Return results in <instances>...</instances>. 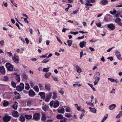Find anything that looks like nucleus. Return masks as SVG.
I'll use <instances>...</instances> for the list:
<instances>
[{"label": "nucleus", "mask_w": 122, "mask_h": 122, "mask_svg": "<svg viewBox=\"0 0 122 122\" xmlns=\"http://www.w3.org/2000/svg\"><path fill=\"white\" fill-rule=\"evenodd\" d=\"M20 86H18L16 87V90L19 92H20L24 89V84L22 83L20 84Z\"/></svg>", "instance_id": "1"}, {"label": "nucleus", "mask_w": 122, "mask_h": 122, "mask_svg": "<svg viewBox=\"0 0 122 122\" xmlns=\"http://www.w3.org/2000/svg\"><path fill=\"white\" fill-rule=\"evenodd\" d=\"M7 69L9 71H12L13 70V67L12 65L9 63H7L5 65Z\"/></svg>", "instance_id": "2"}, {"label": "nucleus", "mask_w": 122, "mask_h": 122, "mask_svg": "<svg viewBox=\"0 0 122 122\" xmlns=\"http://www.w3.org/2000/svg\"><path fill=\"white\" fill-rule=\"evenodd\" d=\"M11 117L8 115H5L3 118V120L5 122H8L11 119Z\"/></svg>", "instance_id": "3"}, {"label": "nucleus", "mask_w": 122, "mask_h": 122, "mask_svg": "<svg viewBox=\"0 0 122 122\" xmlns=\"http://www.w3.org/2000/svg\"><path fill=\"white\" fill-rule=\"evenodd\" d=\"M115 54L118 60L121 61L122 60V58L121 56V55L120 52L117 51H116Z\"/></svg>", "instance_id": "4"}, {"label": "nucleus", "mask_w": 122, "mask_h": 122, "mask_svg": "<svg viewBox=\"0 0 122 122\" xmlns=\"http://www.w3.org/2000/svg\"><path fill=\"white\" fill-rule=\"evenodd\" d=\"M12 58L14 61L16 63H18L19 61V57L16 54H14V57L13 56H12Z\"/></svg>", "instance_id": "5"}, {"label": "nucleus", "mask_w": 122, "mask_h": 122, "mask_svg": "<svg viewBox=\"0 0 122 122\" xmlns=\"http://www.w3.org/2000/svg\"><path fill=\"white\" fill-rule=\"evenodd\" d=\"M40 118V114L38 113H36L33 116V118L34 120L37 121Z\"/></svg>", "instance_id": "6"}, {"label": "nucleus", "mask_w": 122, "mask_h": 122, "mask_svg": "<svg viewBox=\"0 0 122 122\" xmlns=\"http://www.w3.org/2000/svg\"><path fill=\"white\" fill-rule=\"evenodd\" d=\"M28 95L31 97H34L35 95V93L32 90H31L28 92Z\"/></svg>", "instance_id": "7"}, {"label": "nucleus", "mask_w": 122, "mask_h": 122, "mask_svg": "<svg viewBox=\"0 0 122 122\" xmlns=\"http://www.w3.org/2000/svg\"><path fill=\"white\" fill-rule=\"evenodd\" d=\"M47 118L45 114L42 113L41 115V120L42 122H46V120Z\"/></svg>", "instance_id": "8"}, {"label": "nucleus", "mask_w": 122, "mask_h": 122, "mask_svg": "<svg viewBox=\"0 0 122 122\" xmlns=\"http://www.w3.org/2000/svg\"><path fill=\"white\" fill-rule=\"evenodd\" d=\"M107 27L111 30H114L115 28V25L113 23H111L108 24Z\"/></svg>", "instance_id": "9"}, {"label": "nucleus", "mask_w": 122, "mask_h": 122, "mask_svg": "<svg viewBox=\"0 0 122 122\" xmlns=\"http://www.w3.org/2000/svg\"><path fill=\"white\" fill-rule=\"evenodd\" d=\"M13 116L16 117H18L19 115V113L17 111H14L12 113Z\"/></svg>", "instance_id": "10"}, {"label": "nucleus", "mask_w": 122, "mask_h": 122, "mask_svg": "<svg viewBox=\"0 0 122 122\" xmlns=\"http://www.w3.org/2000/svg\"><path fill=\"white\" fill-rule=\"evenodd\" d=\"M0 71L1 74H5V71L3 66H0Z\"/></svg>", "instance_id": "11"}, {"label": "nucleus", "mask_w": 122, "mask_h": 122, "mask_svg": "<svg viewBox=\"0 0 122 122\" xmlns=\"http://www.w3.org/2000/svg\"><path fill=\"white\" fill-rule=\"evenodd\" d=\"M59 102L58 101L56 100L54 102L53 107L54 108H56L59 106Z\"/></svg>", "instance_id": "12"}, {"label": "nucleus", "mask_w": 122, "mask_h": 122, "mask_svg": "<svg viewBox=\"0 0 122 122\" xmlns=\"http://www.w3.org/2000/svg\"><path fill=\"white\" fill-rule=\"evenodd\" d=\"M121 19H120L117 18L116 19L115 22L119 25L122 26V23L121 22Z\"/></svg>", "instance_id": "13"}, {"label": "nucleus", "mask_w": 122, "mask_h": 122, "mask_svg": "<svg viewBox=\"0 0 122 122\" xmlns=\"http://www.w3.org/2000/svg\"><path fill=\"white\" fill-rule=\"evenodd\" d=\"M86 42L84 41L80 42L79 44L80 47L81 48H83L86 46Z\"/></svg>", "instance_id": "14"}, {"label": "nucleus", "mask_w": 122, "mask_h": 122, "mask_svg": "<svg viewBox=\"0 0 122 122\" xmlns=\"http://www.w3.org/2000/svg\"><path fill=\"white\" fill-rule=\"evenodd\" d=\"M14 94L15 95V97L17 99H19L20 98V95L19 93L15 92L14 93Z\"/></svg>", "instance_id": "15"}, {"label": "nucleus", "mask_w": 122, "mask_h": 122, "mask_svg": "<svg viewBox=\"0 0 122 122\" xmlns=\"http://www.w3.org/2000/svg\"><path fill=\"white\" fill-rule=\"evenodd\" d=\"M51 86L50 84H45V87L46 90L48 91H50L51 90L50 88Z\"/></svg>", "instance_id": "16"}, {"label": "nucleus", "mask_w": 122, "mask_h": 122, "mask_svg": "<svg viewBox=\"0 0 122 122\" xmlns=\"http://www.w3.org/2000/svg\"><path fill=\"white\" fill-rule=\"evenodd\" d=\"M76 71L78 73H80L82 72V71L81 68L78 66L77 65L76 66Z\"/></svg>", "instance_id": "17"}, {"label": "nucleus", "mask_w": 122, "mask_h": 122, "mask_svg": "<svg viewBox=\"0 0 122 122\" xmlns=\"http://www.w3.org/2000/svg\"><path fill=\"white\" fill-rule=\"evenodd\" d=\"M108 3L107 0H102L100 2V4L103 5H105Z\"/></svg>", "instance_id": "18"}, {"label": "nucleus", "mask_w": 122, "mask_h": 122, "mask_svg": "<svg viewBox=\"0 0 122 122\" xmlns=\"http://www.w3.org/2000/svg\"><path fill=\"white\" fill-rule=\"evenodd\" d=\"M57 111L59 113H64L65 112V109L64 108H62L60 109H57Z\"/></svg>", "instance_id": "19"}, {"label": "nucleus", "mask_w": 122, "mask_h": 122, "mask_svg": "<svg viewBox=\"0 0 122 122\" xmlns=\"http://www.w3.org/2000/svg\"><path fill=\"white\" fill-rule=\"evenodd\" d=\"M17 102H15L14 104L13 105L12 108L15 110H16L17 108Z\"/></svg>", "instance_id": "20"}, {"label": "nucleus", "mask_w": 122, "mask_h": 122, "mask_svg": "<svg viewBox=\"0 0 122 122\" xmlns=\"http://www.w3.org/2000/svg\"><path fill=\"white\" fill-rule=\"evenodd\" d=\"M116 107L115 104H112L109 106V108L110 110H112L115 108Z\"/></svg>", "instance_id": "21"}, {"label": "nucleus", "mask_w": 122, "mask_h": 122, "mask_svg": "<svg viewBox=\"0 0 122 122\" xmlns=\"http://www.w3.org/2000/svg\"><path fill=\"white\" fill-rule=\"evenodd\" d=\"M39 95L42 98L44 99L45 97V93L44 92H40L39 93Z\"/></svg>", "instance_id": "22"}, {"label": "nucleus", "mask_w": 122, "mask_h": 122, "mask_svg": "<svg viewBox=\"0 0 122 122\" xmlns=\"http://www.w3.org/2000/svg\"><path fill=\"white\" fill-rule=\"evenodd\" d=\"M33 89L34 91L37 92H38L39 91V88L37 86H34L33 88Z\"/></svg>", "instance_id": "23"}, {"label": "nucleus", "mask_w": 122, "mask_h": 122, "mask_svg": "<svg viewBox=\"0 0 122 122\" xmlns=\"http://www.w3.org/2000/svg\"><path fill=\"white\" fill-rule=\"evenodd\" d=\"M96 77L97 79H96L95 80V81L94 82V85H96L97 84L98 81L100 79V78L99 77L96 76Z\"/></svg>", "instance_id": "24"}, {"label": "nucleus", "mask_w": 122, "mask_h": 122, "mask_svg": "<svg viewBox=\"0 0 122 122\" xmlns=\"http://www.w3.org/2000/svg\"><path fill=\"white\" fill-rule=\"evenodd\" d=\"M57 97V93L56 92H54L53 93L52 98L54 99H55Z\"/></svg>", "instance_id": "25"}, {"label": "nucleus", "mask_w": 122, "mask_h": 122, "mask_svg": "<svg viewBox=\"0 0 122 122\" xmlns=\"http://www.w3.org/2000/svg\"><path fill=\"white\" fill-rule=\"evenodd\" d=\"M89 109H90V111L93 113H96V110L95 108H92L91 107H89Z\"/></svg>", "instance_id": "26"}, {"label": "nucleus", "mask_w": 122, "mask_h": 122, "mask_svg": "<svg viewBox=\"0 0 122 122\" xmlns=\"http://www.w3.org/2000/svg\"><path fill=\"white\" fill-rule=\"evenodd\" d=\"M20 120L21 122H24L25 121V117L23 116H20Z\"/></svg>", "instance_id": "27"}, {"label": "nucleus", "mask_w": 122, "mask_h": 122, "mask_svg": "<svg viewBox=\"0 0 122 122\" xmlns=\"http://www.w3.org/2000/svg\"><path fill=\"white\" fill-rule=\"evenodd\" d=\"M56 117L58 119H62L63 117V116L61 114H59L56 116Z\"/></svg>", "instance_id": "28"}, {"label": "nucleus", "mask_w": 122, "mask_h": 122, "mask_svg": "<svg viewBox=\"0 0 122 122\" xmlns=\"http://www.w3.org/2000/svg\"><path fill=\"white\" fill-rule=\"evenodd\" d=\"M25 84L26 86L25 87V89L27 90H28L30 88L29 84L28 83H25Z\"/></svg>", "instance_id": "29"}, {"label": "nucleus", "mask_w": 122, "mask_h": 122, "mask_svg": "<svg viewBox=\"0 0 122 122\" xmlns=\"http://www.w3.org/2000/svg\"><path fill=\"white\" fill-rule=\"evenodd\" d=\"M51 75V73L50 72L46 73L45 75V76L46 78H47L50 76Z\"/></svg>", "instance_id": "30"}, {"label": "nucleus", "mask_w": 122, "mask_h": 122, "mask_svg": "<svg viewBox=\"0 0 122 122\" xmlns=\"http://www.w3.org/2000/svg\"><path fill=\"white\" fill-rule=\"evenodd\" d=\"M42 109L44 111H46L47 110L48 107L46 105H45L44 107H43Z\"/></svg>", "instance_id": "31"}, {"label": "nucleus", "mask_w": 122, "mask_h": 122, "mask_svg": "<svg viewBox=\"0 0 122 122\" xmlns=\"http://www.w3.org/2000/svg\"><path fill=\"white\" fill-rule=\"evenodd\" d=\"M32 116L28 115H25V117L26 119H31L32 117Z\"/></svg>", "instance_id": "32"}, {"label": "nucleus", "mask_w": 122, "mask_h": 122, "mask_svg": "<svg viewBox=\"0 0 122 122\" xmlns=\"http://www.w3.org/2000/svg\"><path fill=\"white\" fill-rule=\"evenodd\" d=\"M72 41L71 40H68L67 41V43L68 44V45L69 46H70L71 45L72 43Z\"/></svg>", "instance_id": "33"}, {"label": "nucleus", "mask_w": 122, "mask_h": 122, "mask_svg": "<svg viewBox=\"0 0 122 122\" xmlns=\"http://www.w3.org/2000/svg\"><path fill=\"white\" fill-rule=\"evenodd\" d=\"M108 115L107 114L106 115V116H104L102 119L101 122H104V121L107 119L108 117Z\"/></svg>", "instance_id": "34"}, {"label": "nucleus", "mask_w": 122, "mask_h": 122, "mask_svg": "<svg viewBox=\"0 0 122 122\" xmlns=\"http://www.w3.org/2000/svg\"><path fill=\"white\" fill-rule=\"evenodd\" d=\"M30 86L31 88H33L35 85L34 82L32 81H30Z\"/></svg>", "instance_id": "35"}, {"label": "nucleus", "mask_w": 122, "mask_h": 122, "mask_svg": "<svg viewBox=\"0 0 122 122\" xmlns=\"http://www.w3.org/2000/svg\"><path fill=\"white\" fill-rule=\"evenodd\" d=\"M122 115V111H121L119 114L116 116V117L117 118H118Z\"/></svg>", "instance_id": "36"}, {"label": "nucleus", "mask_w": 122, "mask_h": 122, "mask_svg": "<svg viewBox=\"0 0 122 122\" xmlns=\"http://www.w3.org/2000/svg\"><path fill=\"white\" fill-rule=\"evenodd\" d=\"M16 79L19 82L20 81V78L19 76V75H16V76H15Z\"/></svg>", "instance_id": "37"}, {"label": "nucleus", "mask_w": 122, "mask_h": 122, "mask_svg": "<svg viewBox=\"0 0 122 122\" xmlns=\"http://www.w3.org/2000/svg\"><path fill=\"white\" fill-rule=\"evenodd\" d=\"M11 84L12 86L15 88L16 87V84L13 81H12Z\"/></svg>", "instance_id": "38"}, {"label": "nucleus", "mask_w": 122, "mask_h": 122, "mask_svg": "<svg viewBox=\"0 0 122 122\" xmlns=\"http://www.w3.org/2000/svg\"><path fill=\"white\" fill-rule=\"evenodd\" d=\"M49 68H44L43 70V72H48L49 71Z\"/></svg>", "instance_id": "39"}, {"label": "nucleus", "mask_w": 122, "mask_h": 122, "mask_svg": "<svg viewBox=\"0 0 122 122\" xmlns=\"http://www.w3.org/2000/svg\"><path fill=\"white\" fill-rule=\"evenodd\" d=\"M87 84L88 85L93 89V90L94 91H96L95 89L93 87V86L92 84H90L89 83H88Z\"/></svg>", "instance_id": "40"}, {"label": "nucleus", "mask_w": 122, "mask_h": 122, "mask_svg": "<svg viewBox=\"0 0 122 122\" xmlns=\"http://www.w3.org/2000/svg\"><path fill=\"white\" fill-rule=\"evenodd\" d=\"M110 13L112 15H114L116 14V11L115 10H114L113 11H110Z\"/></svg>", "instance_id": "41"}, {"label": "nucleus", "mask_w": 122, "mask_h": 122, "mask_svg": "<svg viewBox=\"0 0 122 122\" xmlns=\"http://www.w3.org/2000/svg\"><path fill=\"white\" fill-rule=\"evenodd\" d=\"M52 95V93L51 92H50L48 95L46 97L50 99Z\"/></svg>", "instance_id": "42"}, {"label": "nucleus", "mask_w": 122, "mask_h": 122, "mask_svg": "<svg viewBox=\"0 0 122 122\" xmlns=\"http://www.w3.org/2000/svg\"><path fill=\"white\" fill-rule=\"evenodd\" d=\"M9 78L7 76H4V80L5 81H7L9 80Z\"/></svg>", "instance_id": "43"}, {"label": "nucleus", "mask_w": 122, "mask_h": 122, "mask_svg": "<svg viewBox=\"0 0 122 122\" xmlns=\"http://www.w3.org/2000/svg\"><path fill=\"white\" fill-rule=\"evenodd\" d=\"M49 61V59L47 60L45 59L42 61V62L43 63H45Z\"/></svg>", "instance_id": "44"}, {"label": "nucleus", "mask_w": 122, "mask_h": 122, "mask_svg": "<svg viewBox=\"0 0 122 122\" xmlns=\"http://www.w3.org/2000/svg\"><path fill=\"white\" fill-rule=\"evenodd\" d=\"M97 40L95 39H92L91 40H90L89 41L91 42L94 43L96 42Z\"/></svg>", "instance_id": "45"}, {"label": "nucleus", "mask_w": 122, "mask_h": 122, "mask_svg": "<svg viewBox=\"0 0 122 122\" xmlns=\"http://www.w3.org/2000/svg\"><path fill=\"white\" fill-rule=\"evenodd\" d=\"M70 33L71 34H73L74 35H76L77 34H78V31H76L74 32L71 31L70 32Z\"/></svg>", "instance_id": "46"}, {"label": "nucleus", "mask_w": 122, "mask_h": 122, "mask_svg": "<svg viewBox=\"0 0 122 122\" xmlns=\"http://www.w3.org/2000/svg\"><path fill=\"white\" fill-rule=\"evenodd\" d=\"M9 104V103L8 102H5L3 103V105L4 107H6L8 106Z\"/></svg>", "instance_id": "47"}, {"label": "nucleus", "mask_w": 122, "mask_h": 122, "mask_svg": "<svg viewBox=\"0 0 122 122\" xmlns=\"http://www.w3.org/2000/svg\"><path fill=\"white\" fill-rule=\"evenodd\" d=\"M67 119L65 117H64L63 120H61L60 121V122H66Z\"/></svg>", "instance_id": "48"}, {"label": "nucleus", "mask_w": 122, "mask_h": 122, "mask_svg": "<svg viewBox=\"0 0 122 122\" xmlns=\"http://www.w3.org/2000/svg\"><path fill=\"white\" fill-rule=\"evenodd\" d=\"M32 103V102L31 101H29L27 102V105L28 106H30Z\"/></svg>", "instance_id": "49"}, {"label": "nucleus", "mask_w": 122, "mask_h": 122, "mask_svg": "<svg viewBox=\"0 0 122 122\" xmlns=\"http://www.w3.org/2000/svg\"><path fill=\"white\" fill-rule=\"evenodd\" d=\"M10 1L13 5L15 6L16 7H17V4L16 3H15V2L11 0H10Z\"/></svg>", "instance_id": "50"}, {"label": "nucleus", "mask_w": 122, "mask_h": 122, "mask_svg": "<svg viewBox=\"0 0 122 122\" xmlns=\"http://www.w3.org/2000/svg\"><path fill=\"white\" fill-rule=\"evenodd\" d=\"M23 76L24 78L26 79L27 78V76L26 74L23 73Z\"/></svg>", "instance_id": "51"}, {"label": "nucleus", "mask_w": 122, "mask_h": 122, "mask_svg": "<svg viewBox=\"0 0 122 122\" xmlns=\"http://www.w3.org/2000/svg\"><path fill=\"white\" fill-rule=\"evenodd\" d=\"M108 80H110L111 81L113 82H114V79L111 78H108Z\"/></svg>", "instance_id": "52"}, {"label": "nucleus", "mask_w": 122, "mask_h": 122, "mask_svg": "<svg viewBox=\"0 0 122 122\" xmlns=\"http://www.w3.org/2000/svg\"><path fill=\"white\" fill-rule=\"evenodd\" d=\"M70 107H67L66 110V111L67 112H70Z\"/></svg>", "instance_id": "53"}, {"label": "nucleus", "mask_w": 122, "mask_h": 122, "mask_svg": "<svg viewBox=\"0 0 122 122\" xmlns=\"http://www.w3.org/2000/svg\"><path fill=\"white\" fill-rule=\"evenodd\" d=\"M121 15H120V14L119 13H117L115 15V16L116 17L118 18Z\"/></svg>", "instance_id": "54"}, {"label": "nucleus", "mask_w": 122, "mask_h": 122, "mask_svg": "<svg viewBox=\"0 0 122 122\" xmlns=\"http://www.w3.org/2000/svg\"><path fill=\"white\" fill-rule=\"evenodd\" d=\"M54 101H51L50 103V105L51 107H52L53 106V104L54 103Z\"/></svg>", "instance_id": "55"}, {"label": "nucleus", "mask_w": 122, "mask_h": 122, "mask_svg": "<svg viewBox=\"0 0 122 122\" xmlns=\"http://www.w3.org/2000/svg\"><path fill=\"white\" fill-rule=\"evenodd\" d=\"M65 116L67 117H72V116L71 114H69L65 115Z\"/></svg>", "instance_id": "56"}, {"label": "nucleus", "mask_w": 122, "mask_h": 122, "mask_svg": "<svg viewBox=\"0 0 122 122\" xmlns=\"http://www.w3.org/2000/svg\"><path fill=\"white\" fill-rule=\"evenodd\" d=\"M107 59H109L111 61H112L113 60V58L111 56L109 57H108L107 58Z\"/></svg>", "instance_id": "57"}, {"label": "nucleus", "mask_w": 122, "mask_h": 122, "mask_svg": "<svg viewBox=\"0 0 122 122\" xmlns=\"http://www.w3.org/2000/svg\"><path fill=\"white\" fill-rule=\"evenodd\" d=\"M3 4L5 7H7L8 6V4L7 2H3Z\"/></svg>", "instance_id": "58"}, {"label": "nucleus", "mask_w": 122, "mask_h": 122, "mask_svg": "<svg viewBox=\"0 0 122 122\" xmlns=\"http://www.w3.org/2000/svg\"><path fill=\"white\" fill-rule=\"evenodd\" d=\"M84 113H81V114L80 116V118L81 119H82V118L84 116Z\"/></svg>", "instance_id": "59"}, {"label": "nucleus", "mask_w": 122, "mask_h": 122, "mask_svg": "<svg viewBox=\"0 0 122 122\" xmlns=\"http://www.w3.org/2000/svg\"><path fill=\"white\" fill-rule=\"evenodd\" d=\"M89 49L90 50L92 51H95L94 49L92 47H90L89 48Z\"/></svg>", "instance_id": "60"}, {"label": "nucleus", "mask_w": 122, "mask_h": 122, "mask_svg": "<svg viewBox=\"0 0 122 122\" xmlns=\"http://www.w3.org/2000/svg\"><path fill=\"white\" fill-rule=\"evenodd\" d=\"M52 77L54 80L56 81H58L57 77L54 76L53 77Z\"/></svg>", "instance_id": "61"}, {"label": "nucleus", "mask_w": 122, "mask_h": 122, "mask_svg": "<svg viewBox=\"0 0 122 122\" xmlns=\"http://www.w3.org/2000/svg\"><path fill=\"white\" fill-rule=\"evenodd\" d=\"M84 36H82L81 37H79L77 38V39L78 40H80L82 39H83L84 38Z\"/></svg>", "instance_id": "62"}, {"label": "nucleus", "mask_w": 122, "mask_h": 122, "mask_svg": "<svg viewBox=\"0 0 122 122\" xmlns=\"http://www.w3.org/2000/svg\"><path fill=\"white\" fill-rule=\"evenodd\" d=\"M4 41L2 40L0 41V44L1 45H3L4 44Z\"/></svg>", "instance_id": "63"}, {"label": "nucleus", "mask_w": 122, "mask_h": 122, "mask_svg": "<svg viewBox=\"0 0 122 122\" xmlns=\"http://www.w3.org/2000/svg\"><path fill=\"white\" fill-rule=\"evenodd\" d=\"M59 92L60 93L61 95H63L64 94V91L62 90H60L59 91Z\"/></svg>", "instance_id": "64"}]
</instances>
